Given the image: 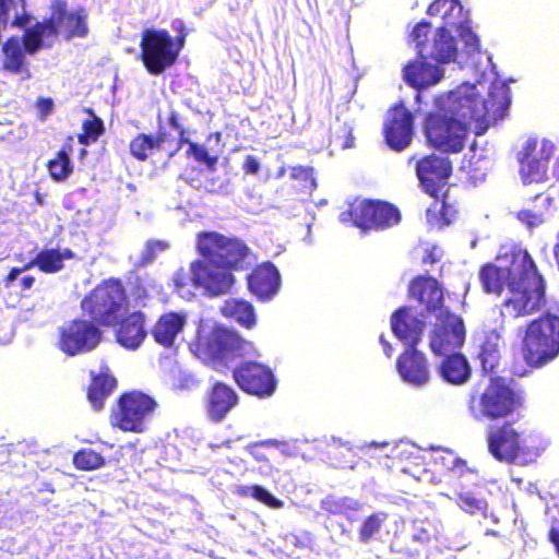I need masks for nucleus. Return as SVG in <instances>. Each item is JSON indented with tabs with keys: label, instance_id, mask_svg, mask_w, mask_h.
I'll return each instance as SVG.
<instances>
[{
	"label": "nucleus",
	"instance_id": "1",
	"mask_svg": "<svg viewBox=\"0 0 559 559\" xmlns=\"http://www.w3.org/2000/svg\"><path fill=\"white\" fill-rule=\"evenodd\" d=\"M497 263L479 266L484 294L503 297L501 314L511 318L538 312L546 304V281L527 249L513 245L497 255Z\"/></svg>",
	"mask_w": 559,
	"mask_h": 559
},
{
	"label": "nucleus",
	"instance_id": "2",
	"mask_svg": "<svg viewBox=\"0 0 559 559\" xmlns=\"http://www.w3.org/2000/svg\"><path fill=\"white\" fill-rule=\"evenodd\" d=\"M457 92L447 95L445 107L426 114L423 133L429 147L443 154H459L464 151L471 133L468 110L456 99Z\"/></svg>",
	"mask_w": 559,
	"mask_h": 559
},
{
	"label": "nucleus",
	"instance_id": "3",
	"mask_svg": "<svg viewBox=\"0 0 559 559\" xmlns=\"http://www.w3.org/2000/svg\"><path fill=\"white\" fill-rule=\"evenodd\" d=\"M415 170L424 191L433 198L426 211L428 224L438 228L449 226L457 216V202L450 195L448 187L451 160L431 153L416 160Z\"/></svg>",
	"mask_w": 559,
	"mask_h": 559
},
{
	"label": "nucleus",
	"instance_id": "4",
	"mask_svg": "<svg viewBox=\"0 0 559 559\" xmlns=\"http://www.w3.org/2000/svg\"><path fill=\"white\" fill-rule=\"evenodd\" d=\"M194 354L215 370L229 367L230 362L258 355L253 344L237 332L216 325L210 332L199 334L194 341Z\"/></svg>",
	"mask_w": 559,
	"mask_h": 559
},
{
	"label": "nucleus",
	"instance_id": "5",
	"mask_svg": "<svg viewBox=\"0 0 559 559\" xmlns=\"http://www.w3.org/2000/svg\"><path fill=\"white\" fill-rule=\"evenodd\" d=\"M80 307L83 313L100 326L114 328L128 313L130 297L122 280L111 276L93 287L83 297Z\"/></svg>",
	"mask_w": 559,
	"mask_h": 559
},
{
	"label": "nucleus",
	"instance_id": "6",
	"mask_svg": "<svg viewBox=\"0 0 559 559\" xmlns=\"http://www.w3.org/2000/svg\"><path fill=\"white\" fill-rule=\"evenodd\" d=\"M488 452L495 460L512 465H528L542 454L536 439L518 430L510 421L490 428L486 435Z\"/></svg>",
	"mask_w": 559,
	"mask_h": 559
},
{
	"label": "nucleus",
	"instance_id": "7",
	"mask_svg": "<svg viewBox=\"0 0 559 559\" xmlns=\"http://www.w3.org/2000/svg\"><path fill=\"white\" fill-rule=\"evenodd\" d=\"M522 355L533 368H540L559 356V316L545 312L525 329Z\"/></svg>",
	"mask_w": 559,
	"mask_h": 559
},
{
	"label": "nucleus",
	"instance_id": "8",
	"mask_svg": "<svg viewBox=\"0 0 559 559\" xmlns=\"http://www.w3.org/2000/svg\"><path fill=\"white\" fill-rule=\"evenodd\" d=\"M338 219L361 233L383 231L397 226L402 215L396 205L378 199H355L340 213Z\"/></svg>",
	"mask_w": 559,
	"mask_h": 559
},
{
	"label": "nucleus",
	"instance_id": "9",
	"mask_svg": "<svg viewBox=\"0 0 559 559\" xmlns=\"http://www.w3.org/2000/svg\"><path fill=\"white\" fill-rule=\"evenodd\" d=\"M523 402L522 392L514 391L503 378L493 377L478 396H471L468 408L477 419L498 420L512 415Z\"/></svg>",
	"mask_w": 559,
	"mask_h": 559
},
{
	"label": "nucleus",
	"instance_id": "10",
	"mask_svg": "<svg viewBox=\"0 0 559 559\" xmlns=\"http://www.w3.org/2000/svg\"><path fill=\"white\" fill-rule=\"evenodd\" d=\"M158 407L156 400L140 391L121 393L110 411L109 420L114 428L123 432L142 433L147 429Z\"/></svg>",
	"mask_w": 559,
	"mask_h": 559
},
{
	"label": "nucleus",
	"instance_id": "11",
	"mask_svg": "<svg viewBox=\"0 0 559 559\" xmlns=\"http://www.w3.org/2000/svg\"><path fill=\"white\" fill-rule=\"evenodd\" d=\"M200 255L219 269L238 271L249 254L248 246L239 238L217 231H202L197 237Z\"/></svg>",
	"mask_w": 559,
	"mask_h": 559
},
{
	"label": "nucleus",
	"instance_id": "12",
	"mask_svg": "<svg viewBox=\"0 0 559 559\" xmlns=\"http://www.w3.org/2000/svg\"><path fill=\"white\" fill-rule=\"evenodd\" d=\"M180 51L167 29L146 28L141 34L140 59L151 75L158 76L175 66Z\"/></svg>",
	"mask_w": 559,
	"mask_h": 559
},
{
	"label": "nucleus",
	"instance_id": "13",
	"mask_svg": "<svg viewBox=\"0 0 559 559\" xmlns=\"http://www.w3.org/2000/svg\"><path fill=\"white\" fill-rule=\"evenodd\" d=\"M469 93H459L456 99L462 102L468 110L469 118L480 124L486 130L490 123L504 117L510 105V88L506 83H493L489 90L487 98H483L475 93V86H472Z\"/></svg>",
	"mask_w": 559,
	"mask_h": 559
},
{
	"label": "nucleus",
	"instance_id": "14",
	"mask_svg": "<svg viewBox=\"0 0 559 559\" xmlns=\"http://www.w3.org/2000/svg\"><path fill=\"white\" fill-rule=\"evenodd\" d=\"M430 28L431 24L426 21L417 23L413 28L412 37L416 44L418 58L433 60L438 63L454 61L457 55V47L452 31L447 29L445 26H439L432 39L429 40Z\"/></svg>",
	"mask_w": 559,
	"mask_h": 559
},
{
	"label": "nucleus",
	"instance_id": "15",
	"mask_svg": "<svg viewBox=\"0 0 559 559\" xmlns=\"http://www.w3.org/2000/svg\"><path fill=\"white\" fill-rule=\"evenodd\" d=\"M100 325L93 319H72L58 332V348L67 356L93 350L103 338Z\"/></svg>",
	"mask_w": 559,
	"mask_h": 559
},
{
	"label": "nucleus",
	"instance_id": "16",
	"mask_svg": "<svg viewBox=\"0 0 559 559\" xmlns=\"http://www.w3.org/2000/svg\"><path fill=\"white\" fill-rule=\"evenodd\" d=\"M233 379L245 393L265 399L274 394L277 380L273 370L259 361H241L233 369Z\"/></svg>",
	"mask_w": 559,
	"mask_h": 559
},
{
	"label": "nucleus",
	"instance_id": "17",
	"mask_svg": "<svg viewBox=\"0 0 559 559\" xmlns=\"http://www.w3.org/2000/svg\"><path fill=\"white\" fill-rule=\"evenodd\" d=\"M465 341V325L461 316L443 310L436 316L430 334V348L433 354L443 356L459 350Z\"/></svg>",
	"mask_w": 559,
	"mask_h": 559
},
{
	"label": "nucleus",
	"instance_id": "18",
	"mask_svg": "<svg viewBox=\"0 0 559 559\" xmlns=\"http://www.w3.org/2000/svg\"><path fill=\"white\" fill-rule=\"evenodd\" d=\"M382 134L386 145L395 152H402L411 145L415 135V115L402 100L388 109Z\"/></svg>",
	"mask_w": 559,
	"mask_h": 559
},
{
	"label": "nucleus",
	"instance_id": "19",
	"mask_svg": "<svg viewBox=\"0 0 559 559\" xmlns=\"http://www.w3.org/2000/svg\"><path fill=\"white\" fill-rule=\"evenodd\" d=\"M87 19L88 13L85 8L69 11L64 0H55L51 5L50 16L48 17L50 34L57 36L63 29L67 39L74 37L84 38L90 32Z\"/></svg>",
	"mask_w": 559,
	"mask_h": 559
},
{
	"label": "nucleus",
	"instance_id": "20",
	"mask_svg": "<svg viewBox=\"0 0 559 559\" xmlns=\"http://www.w3.org/2000/svg\"><path fill=\"white\" fill-rule=\"evenodd\" d=\"M234 270L219 269L206 260L195 261L191 264V280L194 285L204 288L210 297L222 296L230 292L234 286Z\"/></svg>",
	"mask_w": 559,
	"mask_h": 559
},
{
	"label": "nucleus",
	"instance_id": "21",
	"mask_svg": "<svg viewBox=\"0 0 559 559\" xmlns=\"http://www.w3.org/2000/svg\"><path fill=\"white\" fill-rule=\"evenodd\" d=\"M239 404L237 391L222 380H214L205 392V411L214 423L223 421Z\"/></svg>",
	"mask_w": 559,
	"mask_h": 559
},
{
	"label": "nucleus",
	"instance_id": "22",
	"mask_svg": "<svg viewBox=\"0 0 559 559\" xmlns=\"http://www.w3.org/2000/svg\"><path fill=\"white\" fill-rule=\"evenodd\" d=\"M408 297L424 306L427 313L436 314L449 310L443 306L444 294L440 283L430 275H417L411 280Z\"/></svg>",
	"mask_w": 559,
	"mask_h": 559
},
{
	"label": "nucleus",
	"instance_id": "23",
	"mask_svg": "<svg viewBox=\"0 0 559 559\" xmlns=\"http://www.w3.org/2000/svg\"><path fill=\"white\" fill-rule=\"evenodd\" d=\"M396 369L402 380L414 386L429 382L430 370L426 356L416 346H407L396 360Z\"/></svg>",
	"mask_w": 559,
	"mask_h": 559
},
{
	"label": "nucleus",
	"instance_id": "24",
	"mask_svg": "<svg viewBox=\"0 0 559 559\" xmlns=\"http://www.w3.org/2000/svg\"><path fill=\"white\" fill-rule=\"evenodd\" d=\"M249 290L260 300H269L277 294L281 275L272 262L257 265L247 276Z\"/></svg>",
	"mask_w": 559,
	"mask_h": 559
},
{
	"label": "nucleus",
	"instance_id": "25",
	"mask_svg": "<svg viewBox=\"0 0 559 559\" xmlns=\"http://www.w3.org/2000/svg\"><path fill=\"white\" fill-rule=\"evenodd\" d=\"M118 380L107 364H103L98 371H90V383L86 397L94 411L104 408L106 400L115 392Z\"/></svg>",
	"mask_w": 559,
	"mask_h": 559
},
{
	"label": "nucleus",
	"instance_id": "26",
	"mask_svg": "<svg viewBox=\"0 0 559 559\" xmlns=\"http://www.w3.org/2000/svg\"><path fill=\"white\" fill-rule=\"evenodd\" d=\"M426 323L424 320L412 314L411 307H401L391 317L393 333L407 346H417L423 338Z\"/></svg>",
	"mask_w": 559,
	"mask_h": 559
},
{
	"label": "nucleus",
	"instance_id": "27",
	"mask_svg": "<svg viewBox=\"0 0 559 559\" xmlns=\"http://www.w3.org/2000/svg\"><path fill=\"white\" fill-rule=\"evenodd\" d=\"M146 317L140 311L126 313L117 323L116 340L124 348L134 350L146 337Z\"/></svg>",
	"mask_w": 559,
	"mask_h": 559
},
{
	"label": "nucleus",
	"instance_id": "28",
	"mask_svg": "<svg viewBox=\"0 0 559 559\" xmlns=\"http://www.w3.org/2000/svg\"><path fill=\"white\" fill-rule=\"evenodd\" d=\"M1 69L3 72L14 75L31 76L27 51L16 35L8 37L1 45Z\"/></svg>",
	"mask_w": 559,
	"mask_h": 559
},
{
	"label": "nucleus",
	"instance_id": "29",
	"mask_svg": "<svg viewBox=\"0 0 559 559\" xmlns=\"http://www.w3.org/2000/svg\"><path fill=\"white\" fill-rule=\"evenodd\" d=\"M442 78L443 70L424 59L411 61L403 68L404 81L417 91L436 85Z\"/></svg>",
	"mask_w": 559,
	"mask_h": 559
},
{
	"label": "nucleus",
	"instance_id": "30",
	"mask_svg": "<svg viewBox=\"0 0 559 559\" xmlns=\"http://www.w3.org/2000/svg\"><path fill=\"white\" fill-rule=\"evenodd\" d=\"M186 323L187 314L185 312H165L156 320L151 334L157 344L170 348L179 333L183 331Z\"/></svg>",
	"mask_w": 559,
	"mask_h": 559
},
{
	"label": "nucleus",
	"instance_id": "31",
	"mask_svg": "<svg viewBox=\"0 0 559 559\" xmlns=\"http://www.w3.org/2000/svg\"><path fill=\"white\" fill-rule=\"evenodd\" d=\"M170 142H173L170 134L162 129L156 134L138 133L131 139L129 151L136 160L145 162L153 154L166 151Z\"/></svg>",
	"mask_w": 559,
	"mask_h": 559
},
{
	"label": "nucleus",
	"instance_id": "32",
	"mask_svg": "<svg viewBox=\"0 0 559 559\" xmlns=\"http://www.w3.org/2000/svg\"><path fill=\"white\" fill-rule=\"evenodd\" d=\"M554 203L555 199L549 194L537 193L531 199L526 207L516 213V218L527 228H535L545 222Z\"/></svg>",
	"mask_w": 559,
	"mask_h": 559
},
{
	"label": "nucleus",
	"instance_id": "33",
	"mask_svg": "<svg viewBox=\"0 0 559 559\" xmlns=\"http://www.w3.org/2000/svg\"><path fill=\"white\" fill-rule=\"evenodd\" d=\"M75 258L74 252L64 248L59 249H45L40 250L34 259L24 264V269L37 267L46 274L60 272L64 267V260H72Z\"/></svg>",
	"mask_w": 559,
	"mask_h": 559
},
{
	"label": "nucleus",
	"instance_id": "34",
	"mask_svg": "<svg viewBox=\"0 0 559 559\" xmlns=\"http://www.w3.org/2000/svg\"><path fill=\"white\" fill-rule=\"evenodd\" d=\"M438 370L440 377L451 384H462L471 376V368L466 358L456 352L444 355Z\"/></svg>",
	"mask_w": 559,
	"mask_h": 559
},
{
	"label": "nucleus",
	"instance_id": "35",
	"mask_svg": "<svg viewBox=\"0 0 559 559\" xmlns=\"http://www.w3.org/2000/svg\"><path fill=\"white\" fill-rule=\"evenodd\" d=\"M221 313L246 329H252L257 322L252 304L245 299L229 298L225 300L221 307Z\"/></svg>",
	"mask_w": 559,
	"mask_h": 559
},
{
	"label": "nucleus",
	"instance_id": "36",
	"mask_svg": "<svg viewBox=\"0 0 559 559\" xmlns=\"http://www.w3.org/2000/svg\"><path fill=\"white\" fill-rule=\"evenodd\" d=\"M428 14L431 16H440L447 29H456L462 25L463 8L459 0H435L428 7Z\"/></svg>",
	"mask_w": 559,
	"mask_h": 559
},
{
	"label": "nucleus",
	"instance_id": "37",
	"mask_svg": "<svg viewBox=\"0 0 559 559\" xmlns=\"http://www.w3.org/2000/svg\"><path fill=\"white\" fill-rule=\"evenodd\" d=\"M72 141L73 138L68 136V141L55 154L53 158L47 162L46 167L53 181H66L73 173L74 167L70 158L73 151Z\"/></svg>",
	"mask_w": 559,
	"mask_h": 559
},
{
	"label": "nucleus",
	"instance_id": "38",
	"mask_svg": "<svg viewBox=\"0 0 559 559\" xmlns=\"http://www.w3.org/2000/svg\"><path fill=\"white\" fill-rule=\"evenodd\" d=\"M500 336L495 331L485 334L478 352V359L484 373H493L500 362Z\"/></svg>",
	"mask_w": 559,
	"mask_h": 559
},
{
	"label": "nucleus",
	"instance_id": "39",
	"mask_svg": "<svg viewBox=\"0 0 559 559\" xmlns=\"http://www.w3.org/2000/svg\"><path fill=\"white\" fill-rule=\"evenodd\" d=\"M276 444L277 441L265 440L248 445V452L260 464L259 469L262 474H271L275 468V463H278V459L282 456L280 452L272 449Z\"/></svg>",
	"mask_w": 559,
	"mask_h": 559
},
{
	"label": "nucleus",
	"instance_id": "40",
	"mask_svg": "<svg viewBox=\"0 0 559 559\" xmlns=\"http://www.w3.org/2000/svg\"><path fill=\"white\" fill-rule=\"evenodd\" d=\"M45 35L52 36L48 19L43 22H36L32 27L25 28L20 39L28 55H35L44 47Z\"/></svg>",
	"mask_w": 559,
	"mask_h": 559
},
{
	"label": "nucleus",
	"instance_id": "41",
	"mask_svg": "<svg viewBox=\"0 0 559 559\" xmlns=\"http://www.w3.org/2000/svg\"><path fill=\"white\" fill-rule=\"evenodd\" d=\"M549 157L550 153H547L540 157L535 156L520 163V174L524 183L540 181L545 178Z\"/></svg>",
	"mask_w": 559,
	"mask_h": 559
},
{
	"label": "nucleus",
	"instance_id": "42",
	"mask_svg": "<svg viewBox=\"0 0 559 559\" xmlns=\"http://www.w3.org/2000/svg\"><path fill=\"white\" fill-rule=\"evenodd\" d=\"M235 493L241 498H252L272 509H281L284 502L275 498L271 492L260 485L238 486Z\"/></svg>",
	"mask_w": 559,
	"mask_h": 559
},
{
	"label": "nucleus",
	"instance_id": "43",
	"mask_svg": "<svg viewBox=\"0 0 559 559\" xmlns=\"http://www.w3.org/2000/svg\"><path fill=\"white\" fill-rule=\"evenodd\" d=\"M86 112L92 116V119L83 121L82 133L78 134V141L83 145H91L105 133L104 121L97 117L91 108Z\"/></svg>",
	"mask_w": 559,
	"mask_h": 559
},
{
	"label": "nucleus",
	"instance_id": "44",
	"mask_svg": "<svg viewBox=\"0 0 559 559\" xmlns=\"http://www.w3.org/2000/svg\"><path fill=\"white\" fill-rule=\"evenodd\" d=\"M105 457L91 448H83L73 455V465L79 471L90 472L105 465Z\"/></svg>",
	"mask_w": 559,
	"mask_h": 559
},
{
	"label": "nucleus",
	"instance_id": "45",
	"mask_svg": "<svg viewBox=\"0 0 559 559\" xmlns=\"http://www.w3.org/2000/svg\"><path fill=\"white\" fill-rule=\"evenodd\" d=\"M168 124L175 129L178 132V139L175 141L173 138V142H170L166 146V154L168 158H173L185 144L190 147V143H194L193 141H190L187 136V130L180 122L179 114L176 110H170L168 118H167Z\"/></svg>",
	"mask_w": 559,
	"mask_h": 559
},
{
	"label": "nucleus",
	"instance_id": "46",
	"mask_svg": "<svg viewBox=\"0 0 559 559\" xmlns=\"http://www.w3.org/2000/svg\"><path fill=\"white\" fill-rule=\"evenodd\" d=\"M455 503L462 511L471 515H480L484 518L487 516V500L485 498H477L474 493L469 491L460 492L455 498Z\"/></svg>",
	"mask_w": 559,
	"mask_h": 559
},
{
	"label": "nucleus",
	"instance_id": "47",
	"mask_svg": "<svg viewBox=\"0 0 559 559\" xmlns=\"http://www.w3.org/2000/svg\"><path fill=\"white\" fill-rule=\"evenodd\" d=\"M386 520L388 513L385 512H374L368 515L358 530L359 540L365 544L369 543Z\"/></svg>",
	"mask_w": 559,
	"mask_h": 559
},
{
	"label": "nucleus",
	"instance_id": "48",
	"mask_svg": "<svg viewBox=\"0 0 559 559\" xmlns=\"http://www.w3.org/2000/svg\"><path fill=\"white\" fill-rule=\"evenodd\" d=\"M412 542L418 543L423 547L428 546L433 539L435 525L429 520H415L412 527Z\"/></svg>",
	"mask_w": 559,
	"mask_h": 559
},
{
	"label": "nucleus",
	"instance_id": "49",
	"mask_svg": "<svg viewBox=\"0 0 559 559\" xmlns=\"http://www.w3.org/2000/svg\"><path fill=\"white\" fill-rule=\"evenodd\" d=\"M186 154L188 157H192L195 162L204 164L210 170H214L218 163V157L216 155H210L207 150L197 142L190 143V147L187 148Z\"/></svg>",
	"mask_w": 559,
	"mask_h": 559
},
{
	"label": "nucleus",
	"instance_id": "50",
	"mask_svg": "<svg viewBox=\"0 0 559 559\" xmlns=\"http://www.w3.org/2000/svg\"><path fill=\"white\" fill-rule=\"evenodd\" d=\"M131 297L135 306H145L146 300L150 298V284L139 275L133 277L130 283Z\"/></svg>",
	"mask_w": 559,
	"mask_h": 559
},
{
	"label": "nucleus",
	"instance_id": "51",
	"mask_svg": "<svg viewBox=\"0 0 559 559\" xmlns=\"http://www.w3.org/2000/svg\"><path fill=\"white\" fill-rule=\"evenodd\" d=\"M456 29L459 31L461 40L464 43V49L467 55L479 51V38L469 26L462 24Z\"/></svg>",
	"mask_w": 559,
	"mask_h": 559
},
{
	"label": "nucleus",
	"instance_id": "52",
	"mask_svg": "<svg viewBox=\"0 0 559 559\" xmlns=\"http://www.w3.org/2000/svg\"><path fill=\"white\" fill-rule=\"evenodd\" d=\"M459 456L450 450H438L433 454V463L442 469L450 471L457 466Z\"/></svg>",
	"mask_w": 559,
	"mask_h": 559
},
{
	"label": "nucleus",
	"instance_id": "53",
	"mask_svg": "<svg viewBox=\"0 0 559 559\" xmlns=\"http://www.w3.org/2000/svg\"><path fill=\"white\" fill-rule=\"evenodd\" d=\"M290 177L298 180L305 188H313L316 180L313 178V168L310 166H294L290 168Z\"/></svg>",
	"mask_w": 559,
	"mask_h": 559
},
{
	"label": "nucleus",
	"instance_id": "54",
	"mask_svg": "<svg viewBox=\"0 0 559 559\" xmlns=\"http://www.w3.org/2000/svg\"><path fill=\"white\" fill-rule=\"evenodd\" d=\"M171 27L174 31L177 32V36H176V38H174V43H176L177 47L180 50H182L186 39H187V36H188V31L186 28V24L181 19H176L171 23Z\"/></svg>",
	"mask_w": 559,
	"mask_h": 559
},
{
	"label": "nucleus",
	"instance_id": "55",
	"mask_svg": "<svg viewBox=\"0 0 559 559\" xmlns=\"http://www.w3.org/2000/svg\"><path fill=\"white\" fill-rule=\"evenodd\" d=\"M36 108L40 120H46L53 110V100L50 97H39L36 100Z\"/></svg>",
	"mask_w": 559,
	"mask_h": 559
},
{
	"label": "nucleus",
	"instance_id": "56",
	"mask_svg": "<svg viewBox=\"0 0 559 559\" xmlns=\"http://www.w3.org/2000/svg\"><path fill=\"white\" fill-rule=\"evenodd\" d=\"M166 249V243L159 240H150L145 246V253L143 257L144 262L153 261L156 254V251H163Z\"/></svg>",
	"mask_w": 559,
	"mask_h": 559
},
{
	"label": "nucleus",
	"instance_id": "57",
	"mask_svg": "<svg viewBox=\"0 0 559 559\" xmlns=\"http://www.w3.org/2000/svg\"><path fill=\"white\" fill-rule=\"evenodd\" d=\"M537 147V140H528L524 144L522 151L519 153L518 160L519 163L525 162L532 157H535V151Z\"/></svg>",
	"mask_w": 559,
	"mask_h": 559
},
{
	"label": "nucleus",
	"instance_id": "58",
	"mask_svg": "<svg viewBox=\"0 0 559 559\" xmlns=\"http://www.w3.org/2000/svg\"><path fill=\"white\" fill-rule=\"evenodd\" d=\"M242 170L246 174L255 175L260 170V162L253 155H247L243 159Z\"/></svg>",
	"mask_w": 559,
	"mask_h": 559
},
{
	"label": "nucleus",
	"instance_id": "59",
	"mask_svg": "<svg viewBox=\"0 0 559 559\" xmlns=\"http://www.w3.org/2000/svg\"><path fill=\"white\" fill-rule=\"evenodd\" d=\"M455 468L451 469V472L455 473L457 476L462 477L466 474H477V469L469 467L467 465V462L461 457H459V462L456 464Z\"/></svg>",
	"mask_w": 559,
	"mask_h": 559
},
{
	"label": "nucleus",
	"instance_id": "60",
	"mask_svg": "<svg viewBox=\"0 0 559 559\" xmlns=\"http://www.w3.org/2000/svg\"><path fill=\"white\" fill-rule=\"evenodd\" d=\"M28 269H24V265L22 267H12L8 274L5 275V277L3 278V286L5 288H9L12 286L13 282L17 278V276L24 272V271H27Z\"/></svg>",
	"mask_w": 559,
	"mask_h": 559
},
{
	"label": "nucleus",
	"instance_id": "61",
	"mask_svg": "<svg viewBox=\"0 0 559 559\" xmlns=\"http://www.w3.org/2000/svg\"><path fill=\"white\" fill-rule=\"evenodd\" d=\"M343 131H344V139L341 142L342 147H344V148L352 147L354 145V140H355L353 136L352 128L344 124Z\"/></svg>",
	"mask_w": 559,
	"mask_h": 559
},
{
	"label": "nucleus",
	"instance_id": "62",
	"mask_svg": "<svg viewBox=\"0 0 559 559\" xmlns=\"http://www.w3.org/2000/svg\"><path fill=\"white\" fill-rule=\"evenodd\" d=\"M396 551L413 559L419 558L421 554L420 549L412 547L409 545H405L404 547L396 549Z\"/></svg>",
	"mask_w": 559,
	"mask_h": 559
},
{
	"label": "nucleus",
	"instance_id": "63",
	"mask_svg": "<svg viewBox=\"0 0 559 559\" xmlns=\"http://www.w3.org/2000/svg\"><path fill=\"white\" fill-rule=\"evenodd\" d=\"M35 282H36L35 276L25 275L20 280L19 285H20L21 290H29L34 286Z\"/></svg>",
	"mask_w": 559,
	"mask_h": 559
},
{
	"label": "nucleus",
	"instance_id": "64",
	"mask_svg": "<svg viewBox=\"0 0 559 559\" xmlns=\"http://www.w3.org/2000/svg\"><path fill=\"white\" fill-rule=\"evenodd\" d=\"M548 536H549V540L555 546L556 551H557V554L559 556V528L551 527L549 530Z\"/></svg>",
	"mask_w": 559,
	"mask_h": 559
}]
</instances>
